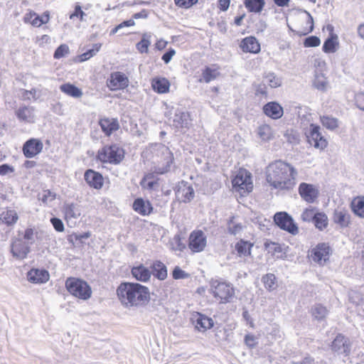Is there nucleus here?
Wrapping results in <instances>:
<instances>
[{"label":"nucleus","instance_id":"1","mask_svg":"<svg viewBox=\"0 0 364 364\" xmlns=\"http://www.w3.org/2000/svg\"><path fill=\"white\" fill-rule=\"evenodd\" d=\"M296 176V169L282 160H275L265 168V178L269 186L282 193H288L294 189Z\"/></svg>","mask_w":364,"mask_h":364},{"label":"nucleus","instance_id":"2","mask_svg":"<svg viewBox=\"0 0 364 364\" xmlns=\"http://www.w3.org/2000/svg\"><path fill=\"white\" fill-rule=\"evenodd\" d=\"M116 295L121 305L126 309L145 306L151 299L149 289L137 282L120 283L117 287Z\"/></svg>","mask_w":364,"mask_h":364},{"label":"nucleus","instance_id":"3","mask_svg":"<svg viewBox=\"0 0 364 364\" xmlns=\"http://www.w3.org/2000/svg\"><path fill=\"white\" fill-rule=\"evenodd\" d=\"M151 152L154 171L156 174L168 173L174 161L170 149L162 144H156L151 146Z\"/></svg>","mask_w":364,"mask_h":364},{"label":"nucleus","instance_id":"4","mask_svg":"<svg viewBox=\"0 0 364 364\" xmlns=\"http://www.w3.org/2000/svg\"><path fill=\"white\" fill-rule=\"evenodd\" d=\"M232 191L240 198L247 197L254 189L252 173L244 168H240L231 177Z\"/></svg>","mask_w":364,"mask_h":364},{"label":"nucleus","instance_id":"5","mask_svg":"<svg viewBox=\"0 0 364 364\" xmlns=\"http://www.w3.org/2000/svg\"><path fill=\"white\" fill-rule=\"evenodd\" d=\"M65 287L68 293L80 300L86 301L91 298L92 290L90 285L84 279L70 277L65 282Z\"/></svg>","mask_w":364,"mask_h":364},{"label":"nucleus","instance_id":"6","mask_svg":"<svg viewBox=\"0 0 364 364\" xmlns=\"http://www.w3.org/2000/svg\"><path fill=\"white\" fill-rule=\"evenodd\" d=\"M209 292L219 304L229 303L235 296V289L230 283L218 280L210 282Z\"/></svg>","mask_w":364,"mask_h":364},{"label":"nucleus","instance_id":"7","mask_svg":"<svg viewBox=\"0 0 364 364\" xmlns=\"http://www.w3.org/2000/svg\"><path fill=\"white\" fill-rule=\"evenodd\" d=\"M124 151L117 144L103 146L97 151V159L102 163L119 164L124 159Z\"/></svg>","mask_w":364,"mask_h":364},{"label":"nucleus","instance_id":"8","mask_svg":"<svg viewBox=\"0 0 364 364\" xmlns=\"http://www.w3.org/2000/svg\"><path fill=\"white\" fill-rule=\"evenodd\" d=\"M306 137L308 144L320 151H323L328 145V141L322 134L318 125L311 124L309 131L306 133Z\"/></svg>","mask_w":364,"mask_h":364},{"label":"nucleus","instance_id":"9","mask_svg":"<svg viewBox=\"0 0 364 364\" xmlns=\"http://www.w3.org/2000/svg\"><path fill=\"white\" fill-rule=\"evenodd\" d=\"M207 245V237L201 230L191 232L188 240V247L192 253L203 252Z\"/></svg>","mask_w":364,"mask_h":364},{"label":"nucleus","instance_id":"10","mask_svg":"<svg viewBox=\"0 0 364 364\" xmlns=\"http://www.w3.org/2000/svg\"><path fill=\"white\" fill-rule=\"evenodd\" d=\"M275 223L282 229L292 235L299 232L298 227L294 223L292 218L285 212L277 213L274 216Z\"/></svg>","mask_w":364,"mask_h":364},{"label":"nucleus","instance_id":"11","mask_svg":"<svg viewBox=\"0 0 364 364\" xmlns=\"http://www.w3.org/2000/svg\"><path fill=\"white\" fill-rule=\"evenodd\" d=\"M191 321L195 329L202 333L206 332L214 326L212 318L198 311L191 314Z\"/></svg>","mask_w":364,"mask_h":364},{"label":"nucleus","instance_id":"12","mask_svg":"<svg viewBox=\"0 0 364 364\" xmlns=\"http://www.w3.org/2000/svg\"><path fill=\"white\" fill-rule=\"evenodd\" d=\"M31 248L27 242L21 238L15 237L11 243V252L14 257L22 260L28 257Z\"/></svg>","mask_w":364,"mask_h":364},{"label":"nucleus","instance_id":"13","mask_svg":"<svg viewBox=\"0 0 364 364\" xmlns=\"http://www.w3.org/2000/svg\"><path fill=\"white\" fill-rule=\"evenodd\" d=\"M129 79L121 72H114L110 74L107 80V86L112 91L124 90L129 85Z\"/></svg>","mask_w":364,"mask_h":364},{"label":"nucleus","instance_id":"14","mask_svg":"<svg viewBox=\"0 0 364 364\" xmlns=\"http://www.w3.org/2000/svg\"><path fill=\"white\" fill-rule=\"evenodd\" d=\"M43 149V144L39 139L31 138L23 145L22 151L24 156L31 159L38 155Z\"/></svg>","mask_w":364,"mask_h":364},{"label":"nucleus","instance_id":"15","mask_svg":"<svg viewBox=\"0 0 364 364\" xmlns=\"http://www.w3.org/2000/svg\"><path fill=\"white\" fill-rule=\"evenodd\" d=\"M298 191L301 198L309 203H314L319 195V191L314 185L304 182L299 184Z\"/></svg>","mask_w":364,"mask_h":364},{"label":"nucleus","instance_id":"16","mask_svg":"<svg viewBox=\"0 0 364 364\" xmlns=\"http://www.w3.org/2000/svg\"><path fill=\"white\" fill-rule=\"evenodd\" d=\"M330 254L331 247L328 244L324 242L318 243L311 250V257L318 264L326 262L329 258Z\"/></svg>","mask_w":364,"mask_h":364},{"label":"nucleus","instance_id":"17","mask_svg":"<svg viewBox=\"0 0 364 364\" xmlns=\"http://www.w3.org/2000/svg\"><path fill=\"white\" fill-rule=\"evenodd\" d=\"M240 48L243 53L257 54L261 50V46L258 40L252 36L242 38L239 43Z\"/></svg>","mask_w":364,"mask_h":364},{"label":"nucleus","instance_id":"18","mask_svg":"<svg viewBox=\"0 0 364 364\" xmlns=\"http://www.w3.org/2000/svg\"><path fill=\"white\" fill-rule=\"evenodd\" d=\"M254 247V242L245 240L244 239L239 240L235 242L234 246L233 254H235L237 257L245 259L252 256V250Z\"/></svg>","mask_w":364,"mask_h":364},{"label":"nucleus","instance_id":"19","mask_svg":"<svg viewBox=\"0 0 364 364\" xmlns=\"http://www.w3.org/2000/svg\"><path fill=\"white\" fill-rule=\"evenodd\" d=\"M84 178L88 186L96 190H100L104 186L103 176L92 169H87L84 173Z\"/></svg>","mask_w":364,"mask_h":364},{"label":"nucleus","instance_id":"20","mask_svg":"<svg viewBox=\"0 0 364 364\" xmlns=\"http://www.w3.org/2000/svg\"><path fill=\"white\" fill-rule=\"evenodd\" d=\"M132 209L141 216H148L154 212V207L149 200L136 198L132 203Z\"/></svg>","mask_w":364,"mask_h":364},{"label":"nucleus","instance_id":"21","mask_svg":"<svg viewBox=\"0 0 364 364\" xmlns=\"http://www.w3.org/2000/svg\"><path fill=\"white\" fill-rule=\"evenodd\" d=\"M220 68L218 65H213L212 66H205L201 72V76L198 79L199 82L209 83L218 79L220 76Z\"/></svg>","mask_w":364,"mask_h":364},{"label":"nucleus","instance_id":"22","mask_svg":"<svg viewBox=\"0 0 364 364\" xmlns=\"http://www.w3.org/2000/svg\"><path fill=\"white\" fill-rule=\"evenodd\" d=\"M28 280L33 284H43L50 279V274L46 269L32 268L27 273Z\"/></svg>","mask_w":364,"mask_h":364},{"label":"nucleus","instance_id":"23","mask_svg":"<svg viewBox=\"0 0 364 364\" xmlns=\"http://www.w3.org/2000/svg\"><path fill=\"white\" fill-rule=\"evenodd\" d=\"M264 114L272 119H279L284 114L283 107L276 102H269L262 108Z\"/></svg>","mask_w":364,"mask_h":364},{"label":"nucleus","instance_id":"24","mask_svg":"<svg viewBox=\"0 0 364 364\" xmlns=\"http://www.w3.org/2000/svg\"><path fill=\"white\" fill-rule=\"evenodd\" d=\"M48 21L49 15L48 14H43L42 16H39L33 11L27 12L23 17L24 23H31L35 27H40L43 24L47 23Z\"/></svg>","mask_w":364,"mask_h":364},{"label":"nucleus","instance_id":"25","mask_svg":"<svg viewBox=\"0 0 364 364\" xmlns=\"http://www.w3.org/2000/svg\"><path fill=\"white\" fill-rule=\"evenodd\" d=\"M131 274L136 281L141 282H148L151 276V271L142 264L134 266L131 269Z\"/></svg>","mask_w":364,"mask_h":364},{"label":"nucleus","instance_id":"26","mask_svg":"<svg viewBox=\"0 0 364 364\" xmlns=\"http://www.w3.org/2000/svg\"><path fill=\"white\" fill-rule=\"evenodd\" d=\"M350 218L348 210L345 208L336 209L333 215V222L341 228H347L349 226Z\"/></svg>","mask_w":364,"mask_h":364},{"label":"nucleus","instance_id":"27","mask_svg":"<svg viewBox=\"0 0 364 364\" xmlns=\"http://www.w3.org/2000/svg\"><path fill=\"white\" fill-rule=\"evenodd\" d=\"M151 85L153 90L158 94L168 93L171 86L169 80L163 77H154L151 81Z\"/></svg>","mask_w":364,"mask_h":364},{"label":"nucleus","instance_id":"28","mask_svg":"<svg viewBox=\"0 0 364 364\" xmlns=\"http://www.w3.org/2000/svg\"><path fill=\"white\" fill-rule=\"evenodd\" d=\"M154 173H146L140 181V186L143 189L152 191L159 186L160 178Z\"/></svg>","mask_w":364,"mask_h":364},{"label":"nucleus","instance_id":"29","mask_svg":"<svg viewBox=\"0 0 364 364\" xmlns=\"http://www.w3.org/2000/svg\"><path fill=\"white\" fill-rule=\"evenodd\" d=\"M99 124L107 136H110L119 127L117 119L114 118H102L99 121Z\"/></svg>","mask_w":364,"mask_h":364},{"label":"nucleus","instance_id":"30","mask_svg":"<svg viewBox=\"0 0 364 364\" xmlns=\"http://www.w3.org/2000/svg\"><path fill=\"white\" fill-rule=\"evenodd\" d=\"M176 197L179 202L188 203L194 197V191L191 186L183 185L178 188L176 191Z\"/></svg>","mask_w":364,"mask_h":364},{"label":"nucleus","instance_id":"31","mask_svg":"<svg viewBox=\"0 0 364 364\" xmlns=\"http://www.w3.org/2000/svg\"><path fill=\"white\" fill-rule=\"evenodd\" d=\"M151 272L159 280H165L168 277L166 266L161 261L156 260L151 265Z\"/></svg>","mask_w":364,"mask_h":364},{"label":"nucleus","instance_id":"32","mask_svg":"<svg viewBox=\"0 0 364 364\" xmlns=\"http://www.w3.org/2000/svg\"><path fill=\"white\" fill-rule=\"evenodd\" d=\"M63 212L64 214V219L65 220L76 219L81 215L79 206L73 203L65 204L63 206Z\"/></svg>","mask_w":364,"mask_h":364},{"label":"nucleus","instance_id":"33","mask_svg":"<svg viewBox=\"0 0 364 364\" xmlns=\"http://www.w3.org/2000/svg\"><path fill=\"white\" fill-rule=\"evenodd\" d=\"M350 208L355 215L364 218V196L354 197L351 201Z\"/></svg>","mask_w":364,"mask_h":364},{"label":"nucleus","instance_id":"34","mask_svg":"<svg viewBox=\"0 0 364 364\" xmlns=\"http://www.w3.org/2000/svg\"><path fill=\"white\" fill-rule=\"evenodd\" d=\"M338 46V36H328L323 43L322 50L326 53H333L337 50Z\"/></svg>","mask_w":364,"mask_h":364},{"label":"nucleus","instance_id":"35","mask_svg":"<svg viewBox=\"0 0 364 364\" xmlns=\"http://www.w3.org/2000/svg\"><path fill=\"white\" fill-rule=\"evenodd\" d=\"M244 5L249 12L259 14L265 6L264 0H245Z\"/></svg>","mask_w":364,"mask_h":364},{"label":"nucleus","instance_id":"36","mask_svg":"<svg viewBox=\"0 0 364 364\" xmlns=\"http://www.w3.org/2000/svg\"><path fill=\"white\" fill-rule=\"evenodd\" d=\"M264 250L268 254L272 256L279 257L283 252V248L281 244L270 240H266L264 243Z\"/></svg>","mask_w":364,"mask_h":364},{"label":"nucleus","instance_id":"37","mask_svg":"<svg viewBox=\"0 0 364 364\" xmlns=\"http://www.w3.org/2000/svg\"><path fill=\"white\" fill-rule=\"evenodd\" d=\"M60 90L67 95L78 98L82 95L80 88L70 83H65L60 87Z\"/></svg>","mask_w":364,"mask_h":364},{"label":"nucleus","instance_id":"38","mask_svg":"<svg viewBox=\"0 0 364 364\" xmlns=\"http://www.w3.org/2000/svg\"><path fill=\"white\" fill-rule=\"evenodd\" d=\"M312 223L317 229L323 230L328 227V219L325 213L318 211Z\"/></svg>","mask_w":364,"mask_h":364},{"label":"nucleus","instance_id":"39","mask_svg":"<svg viewBox=\"0 0 364 364\" xmlns=\"http://www.w3.org/2000/svg\"><path fill=\"white\" fill-rule=\"evenodd\" d=\"M311 314L315 319L321 321L326 317L328 309L325 306L317 304L311 308Z\"/></svg>","mask_w":364,"mask_h":364},{"label":"nucleus","instance_id":"40","mask_svg":"<svg viewBox=\"0 0 364 364\" xmlns=\"http://www.w3.org/2000/svg\"><path fill=\"white\" fill-rule=\"evenodd\" d=\"M262 282L265 287V289L272 291L277 289V280L274 274L268 273L264 275L262 277Z\"/></svg>","mask_w":364,"mask_h":364},{"label":"nucleus","instance_id":"41","mask_svg":"<svg viewBox=\"0 0 364 364\" xmlns=\"http://www.w3.org/2000/svg\"><path fill=\"white\" fill-rule=\"evenodd\" d=\"M257 134L263 141H269L274 137V133L270 125L264 124L258 127Z\"/></svg>","mask_w":364,"mask_h":364},{"label":"nucleus","instance_id":"42","mask_svg":"<svg viewBox=\"0 0 364 364\" xmlns=\"http://www.w3.org/2000/svg\"><path fill=\"white\" fill-rule=\"evenodd\" d=\"M320 122L323 127L327 129L333 130L338 127V121L336 118L331 116H321Z\"/></svg>","mask_w":364,"mask_h":364},{"label":"nucleus","instance_id":"43","mask_svg":"<svg viewBox=\"0 0 364 364\" xmlns=\"http://www.w3.org/2000/svg\"><path fill=\"white\" fill-rule=\"evenodd\" d=\"M18 219V214L14 210L7 209L2 213V220L7 225L15 224Z\"/></svg>","mask_w":364,"mask_h":364},{"label":"nucleus","instance_id":"44","mask_svg":"<svg viewBox=\"0 0 364 364\" xmlns=\"http://www.w3.org/2000/svg\"><path fill=\"white\" fill-rule=\"evenodd\" d=\"M150 45V36L144 33L142 35L141 40L136 43V48L140 53H147Z\"/></svg>","mask_w":364,"mask_h":364},{"label":"nucleus","instance_id":"45","mask_svg":"<svg viewBox=\"0 0 364 364\" xmlns=\"http://www.w3.org/2000/svg\"><path fill=\"white\" fill-rule=\"evenodd\" d=\"M302 23H305L306 26L297 31L299 36H305L311 33L314 29V21L312 16L308 14L307 16L302 20Z\"/></svg>","mask_w":364,"mask_h":364},{"label":"nucleus","instance_id":"46","mask_svg":"<svg viewBox=\"0 0 364 364\" xmlns=\"http://www.w3.org/2000/svg\"><path fill=\"white\" fill-rule=\"evenodd\" d=\"M327 78L323 74L316 75L314 80V86L320 90L324 91L328 87Z\"/></svg>","mask_w":364,"mask_h":364},{"label":"nucleus","instance_id":"47","mask_svg":"<svg viewBox=\"0 0 364 364\" xmlns=\"http://www.w3.org/2000/svg\"><path fill=\"white\" fill-rule=\"evenodd\" d=\"M317 212L318 211L316 208L311 206L308 207L303 210L301 215V218L304 222H313Z\"/></svg>","mask_w":364,"mask_h":364},{"label":"nucleus","instance_id":"48","mask_svg":"<svg viewBox=\"0 0 364 364\" xmlns=\"http://www.w3.org/2000/svg\"><path fill=\"white\" fill-rule=\"evenodd\" d=\"M16 116L21 120L29 122L32 117V113L27 107H22L17 110Z\"/></svg>","mask_w":364,"mask_h":364},{"label":"nucleus","instance_id":"49","mask_svg":"<svg viewBox=\"0 0 364 364\" xmlns=\"http://www.w3.org/2000/svg\"><path fill=\"white\" fill-rule=\"evenodd\" d=\"M284 137L291 144H297L299 141V134L293 129H287L284 133Z\"/></svg>","mask_w":364,"mask_h":364},{"label":"nucleus","instance_id":"50","mask_svg":"<svg viewBox=\"0 0 364 364\" xmlns=\"http://www.w3.org/2000/svg\"><path fill=\"white\" fill-rule=\"evenodd\" d=\"M346 339L344 336L338 334L331 343V348L333 350L338 351L342 347L345 346Z\"/></svg>","mask_w":364,"mask_h":364},{"label":"nucleus","instance_id":"51","mask_svg":"<svg viewBox=\"0 0 364 364\" xmlns=\"http://www.w3.org/2000/svg\"><path fill=\"white\" fill-rule=\"evenodd\" d=\"M70 52V49L68 45L61 44L59 46L54 52L53 58L55 59H60L67 55Z\"/></svg>","mask_w":364,"mask_h":364},{"label":"nucleus","instance_id":"52","mask_svg":"<svg viewBox=\"0 0 364 364\" xmlns=\"http://www.w3.org/2000/svg\"><path fill=\"white\" fill-rule=\"evenodd\" d=\"M268 85L272 88H277L281 85V80L274 73H269L265 76Z\"/></svg>","mask_w":364,"mask_h":364},{"label":"nucleus","instance_id":"53","mask_svg":"<svg viewBox=\"0 0 364 364\" xmlns=\"http://www.w3.org/2000/svg\"><path fill=\"white\" fill-rule=\"evenodd\" d=\"M198 0H174L175 5L181 9H188L197 4Z\"/></svg>","mask_w":364,"mask_h":364},{"label":"nucleus","instance_id":"54","mask_svg":"<svg viewBox=\"0 0 364 364\" xmlns=\"http://www.w3.org/2000/svg\"><path fill=\"white\" fill-rule=\"evenodd\" d=\"M320 38L316 36H311L305 38L304 46L306 48L317 47L320 45Z\"/></svg>","mask_w":364,"mask_h":364},{"label":"nucleus","instance_id":"55","mask_svg":"<svg viewBox=\"0 0 364 364\" xmlns=\"http://www.w3.org/2000/svg\"><path fill=\"white\" fill-rule=\"evenodd\" d=\"M190 274L188 273L183 271L178 266L175 267L172 272V277L176 280L186 279L188 278Z\"/></svg>","mask_w":364,"mask_h":364},{"label":"nucleus","instance_id":"56","mask_svg":"<svg viewBox=\"0 0 364 364\" xmlns=\"http://www.w3.org/2000/svg\"><path fill=\"white\" fill-rule=\"evenodd\" d=\"M56 198V194L50 190H44L41 200L43 203H47L48 201H53Z\"/></svg>","mask_w":364,"mask_h":364},{"label":"nucleus","instance_id":"57","mask_svg":"<svg viewBox=\"0 0 364 364\" xmlns=\"http://www.w3.org/2000/svg\"><path fill=\"white\" fill-rule=\"evenodd\" d=\"M37 234L38 232L34 228H28L24 231L23 239L24 240L32 241L34 240V237Z\"/></svg>","mask_w":364,"mask_h":364},{"label":"nucleus","instance_id":"58","mask_svg":"<svg viewBox=\"0 0 364 364\" xmlns=\"http://www.w3.org/2000/svg\"><path fill=\"white\" fill-rule=\"evenodd\" d=\"M50 223L53 225L54 229L59 232H62L64 231L65 228L62 220L57 218H52L50 219Z\"/></svg>","mask_w":364,"mask_h":364},{"label":"nucleus","instance_id":"59","mask_svg":"<svg viewBox=\"0 0 364 364\" xmlns=\"http://www.w3.org/2000/svg\"><path fill=\"white\" fill-rule=\"evenodd\" d=\"M242 229V226L241 224H235L233 223L232 219L230 220L228 231L232 235H235L239 232Z\"/></svg>","mask_w":364,"mask_h":364},{"label":"nucleus","instance_id":"60","mask_svg":"<svg viewBox=\"0 0 364 364\" xmlns=\"http://www.w3.org/2000/svg\"><path fill=\"white\" fill-rule=\"evenodd\" d=\"M355 103L360 109L364 111V92H359L355 95Z\"/></svg>","mask_w":364,"mask_h":364},{"label":"nucleus","instance_id":"61","mask_svg":"<svg viewBox=\"0 0 364 364\" xmlns=\"http://www.w3.org/2000/svg\"><path fill=\"white\" fill-rule=\"evenodd\" d=\"M85 15V13L81 9V6L80 5H76L75 6V10L73 13H72L70 15V18L73 19L74 18H79L80 20H82L83 16Z\"/></svg>","mask_w":364,"mask_h":364},{"label":"nucleus","instance_id":"62","mask_svg":"<svg viewBox=\"0 0 364 364\" xmlns=\"http://www.w3.org/2000/svg\"><path fill=\"white\" fill-rule=\"evenodd\" d=\"M245 343L248 347L252 348L257 345L256 337L252 334H247L245 337Z\"/></svg>","mask_w":364,"mask_h":364},{"label":"nucleus","instance_id":"63","mask_svg":"<svg viewBox=\"0 0 364 364\" xmlns=\"http://www.w3.org/2000/svg\"><path fill=\"white\" fill-rule=\"evenodd\" d=\"M176 54V50L173 48H170L167 52H166L161 57L163 61L167 64L168 63L173 55Z\"/></svg>","mask_w":364,"mask_h":364},{"label":"nucleus","instance_id":"64","mask_svg":"<svg viewBox=\"0 0 364 364\" xmlns=\"http://www.w3.org/2000/svg\"><path fill=\"white\" fill-rule=\"evenodd\" d=\"M230 4V0H218V6L221 11H226Z\"/></svg>","mask_w":364,"mask_h":364}]
</instances>
